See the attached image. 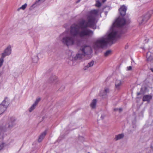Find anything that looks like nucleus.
Instances as JSON below:
<instances>
[{"instance_id":"nucleus-1","label":"nucleus","mask_w":153,"mask_h":153,"mask_svg":"<svg viewBox=\"0 0 153 153\" xmlns=\"http://www.w3.org/2000/svg\"><path fill=\"white\" fill-rule=\"evenodd\" d=\"M99 9H94L88 11L86 15L87 22L85 20L81 21L79 24H74L71 25L70 28L71 35L63 34L64 36L61 39L63 44L67 46H72L76 44L77 41L76 36L80 37L85 36H91L93 32L91 30L87 29V27L96 29L97 22L96 18L98 15Z\"/></svg>"},{"instance_id":"nucleus-2","label":"nucleus","mask_w":153,"mask_h":153,"mask_svg":"<svg viewBox=\"0 0 153 153\" xmlns=\"http://www.w3.org/2000/svg\"><path fill=\"white\" fill-rule=\"evenodd\" d=\"M126 24L125 20L123 18L119 17L113 23L106 35L98 39L94 43L95 48H103L109 43L113 42L119 38L122 33L120 28Z\"/></svg>"},{"instance_id":"nucleus-3","label":"nucleus","mask_w":153,"mask_h":153,"mask_svg":"<svg viewBox=\"0 0 153 153\" xmlns=\"http://www.w3.org/2000/svg\"><path fill=\"white\" fill-rule=\"evenodd\" d=\"M79 53L76 55L77 59H81L87 55L91 56L92 52L91 47L86 45H82L79 51Z\"/></svg>"},{"instance_id":"nucleus-4","label":"nucleus","mask_w":153,"mask_h":153,"mask_svg":"<svg viewBox=\"0 0 153 153\" xmlns=\"http://www.w3.org/2000/svg\"><path fill=\"white\" fill-rule=\"evenodd\" d=\"M152 13V11H150L139 17L137 19L139 25H141L145 24L151 17Z\"/></svg>"},{"instance_id":"nucleus-5","label":"nucleus","mask_w":153,"mask_h":153,"mask_svg":"<svg viewBox=\"0 0 153 153\" xmlns=\"http://www.w3.org/2000/svg\"><path fill=\"white\" fill-rule=\"evenodd\" d=\"M15 120L14 117H10L8 123L3 127L2 131H5L11 129L12 127L15 125Z\"/></svg>"},{"instance_id":"nucleus-6","label":"nucleus","mask_w":153,"mask_h":153,"mask_svg":"<svg viewBox=\"0 0 153 153\" xmlns=\"http://www.w3.org/2000/svg\"><path fill=\"white\" fill-rule=\"evenodd\" d=\"M9 104V100L7 98H5L0 104V115L2 114L6 110Z\"/></svg>"},{"instance_id":"nucleus-7","label":"nucleus","mask_w":153,"mask_h":153,"mask_svg":"<svg viewBox=\"0 0 153 153\" xmlns=\"http://www.w3.org/2000/svg\"><path fill=\"white\" fill-rule=\"evenodd\" d=\"M11 48L10 46H8L4 50L3 53L1 54V56L5 58L6 56H9L11 53Z\"/></svg>"},{"instance_id":"nucleus-8","label":"nucleus","mask_w":153,"mask_h":153,"mask_svg":"<svg viewBox=\"0 0 153 153\" xmlns=\"http://www.w3.org/2000/svg\"><path fill=\"white\" fill-rule=\"evenodd\" d=\"M123 82L119 79H117L115 82V88L117 90H120L121 89L123 85Z\"/></svg>"},{"instance_id":"nucleus-9","label":"nucleus","mask_w":153,"mask_h":153,"mask_svg":"<svg viewBox=\"0 0 153 153\" xmlns=\"http://www.w3.org/2000/svg\"><path fill=\"white\" fill-rule=\"evenodd\" d=\"M127 9V7L124 5H123L121 6L119 10L120 15L122 16H125L126 14Z\"/></svg>"},{"instance_id":"nucleus-10","label":"nucleus","mask_w":153,"mask_h":153,"mask_svg":"<svg viewBox=\"0 0 153 153\" xmlns=\"http://www.w3.org/2000/svg\"><path fill=\"white\" fill-rule=\"evenodd\" d=\"M109 90L108 88H106L104 91H101L100 95L103 98H105L107 97V94L109 92Z\"/></svg>"},{"instance_id":"nucleus-11","label":"nucleus","mask_w":153,"mask_h":153,"mask_svg":"<svg viewBox=\"0 0 153 153\" xmlns=\"http://www.w3.org/2000/svg\"><path fill=\"white\" fill-rule=\"evenodd\" d=\"M152 96L151 95H145L143 97V101H147L148 102H149L152 99Z\"/></svg>"},{"instance_id":"nucleus-12","label":"nucleus","mask_w":153,"mask_h":153,"mask_svg":"<svg viewBox=\"0 0 153 153\" xmlns=\"http://www.w3.org/2000/svg\"><path fill=\"white\" fill-rule=\"evenodd\" d=\"M97 100L96 99H93L90 104L91 107L92 109H95L96 107Z\"/></svg>"},{"instance_id":"nucleus-13","label":"nucleus","mask_w":153,"mask_h":153,"mask_svg":"<svg viewBox=\"0 0 153 153\" xmlns=\"http://www.w3.org/2000/svg\"><path fill=\"white\" fill-rule=\"evenodd\" d=\"M47 133L46 131H45L40 135L38 139L39 142H41L44 138Z\"/></svg>"},{"instance_id":"nucleus-14","label":"nucleus","mask_w":153,"mask_h":153,"mask_svg":"<svg viewBox=\"0 0 153 153\" xmlns=\"http://www.w3.org/2000/svg\"><path fill=\"white\" fill-rule=\"evenodd\" d=\"M146 58L148 61H151L153 59V57L152 56L150 52H148L147 53Z\"/></svg>"},{"instance_id":"nucleus-15","label":"nucleus","mask_w":153,"mask_h":153,"mask_svg":"<svg viewBox=\"0 0 153 153\" xmlns=\"http://www.w3.org/2000/svg\"><path fill=\"white\" fill-rule=\"evenodd\" d=\"M94 62L93 61H92L88 63V65L85 66L84 68V70H87L89 67L92 66L94 64Z\"/></svg>"},{"instance_id":"nucleus-16","label":"nucleus","mask_w":153,"mask_h":153,"mask_svg":"<svg viewBox=\"0 0 153 153\" xmlns=\"http://www.w3.org/2000/svg\"><path fill=\"white\" fill-rule=\"evenodd\" d=\"M123 134H120L116 136L115 137L114 139L115 140H117L123 138Z\"/></svg>"},{"instance_id":"nucleus-17","label":"nucleus","mask_w":153,"mask_h":153,"mask_svg":"<svg viewBox=\"0 0 153 153\" xmlns=\"http://www.w3.org/2000/svg\"><path fill=\"white\" fill-rule=\"evenodd\" d=\"M32 61L33 63H37L38 60V57L36 56H34L32 57Z\"/></svg>"},{"instance_id":"nucleus-18","label":"nucleus","mask_w":153,"mask_h":153,"mask_svg":"<svg viewBox=\"0 0 153 153\" xmlns=\"http://www.w3.org/2000/svg\"><path fill=\"white\" fill-rule=\"evenodd\" d=\"M14 141L13 139L11 138H10L7 141V143H6L7 145H10L13 143Z\"/></svg>"},{"instance_id":"nucleus-19","label":"nucleus","mask_w":153,"mask_h":153,"mask_svg":"<svg viewBox=\"0 0 153 153\" xmlns=\"http://www.w3.org/2000/svg\"><path fill=\"white\" fill-rule=\"evenodd\" d=\"M6 146V144L4 142H2L0 143V151L3 149L4 147Z\"/></svg>"},{"instance_id":"nucleus-20","label":"nucleus","mask_w":153,"mask_h":153,"mask_svg":"<svg viewBox=\"0 0 153 153\" xmlns=\"http://www.w3.org/2000/svg\"><path fill=\"white\" fill-rule=\"evenodd\" d=\"M27 5V4L25 3L24 4L22 5L21 7L19 8L17 10L18 11H19L20 9H22V10H25L26 7Z\"/></svg>"},{"instance_id":"nucleus-21","label":"nucleus","mask_w":153,"mask_h":153,"mask_svg":"<svg viewBox=\"0 0 153 153\" xmlns=\"http://www.w3.org/2000/svg\"><path fill=\"white\" fill-rule=\"evenodd\" d=\"M36 106L33 104L29 109V111L30 112H31L34 110L36 107Z\"/></svg>"},{"instance_id":"nucleus-22","label":"nucleus","mask_w":153,"mask_h":153,"mask_svg":"<svg viewBox=\"0 0 153 153\" xmlns=\"http://www.w3.org/2000/svg\"><path fill=\"white\" fill-rule=\"evenodd\" d=\"M111 50H108L105 53L104 56H107L111 54Z\"/></svg>"},{"instance_id":"nucleus-23","label":"nucleus","mask_w":153,"mask_h":153,"mask_svg":"<svg viewBox=\"0 0 153 153\" xmlns=\"http://www.w3.org/2000/svg\"><path fill=\"white\" fill-rule=\"evenodd\" d=\"M4 58L1 56V58H0V68L2 66L3 63L4 62Z\"/></svg>"},{"instance_id":"nucleus-24","label":"nucleus","mask_w":153,"mask_h":153,"mask_svg":"<svg viewBox=\"0 0 153 153\" xmlns=\"http://www.w3.org/2000/svg\"><path fill=\"white\" fill-rule=\"evenodd\" d=\"M40 98L36 99L34 103L33 104L36 106L39 102L40 101Z\"/></svg>"},{"instance_id":"nucleus-25","label":"nucleus","mask_w":153,"mask_h":153,"mask_svg":"<svg viewBox=\"0 0 153 153\" xmlns=\"http://www.w3.org/2000/svg\"><path fill=\"white\" fill-rule=\"evenodd\" d=\"M101 5V3L100 2L99 0H97L96 1V3L95 4V6L98 7H100Z\"/></svg>"},{"instance_id":"nucleus-26","label":"nucleus","mask_w":153,"mask_h":153,"mask_svg":"<svg viewBox=\"0 0 153 153\" xmlns=\"http://www.w3.org/2000/svg\"><path fill=\"white\" fill-rule=\"evenodd\" d=\"M56 76L53 75L50 78V79L51 81H53L56 79Z\"/></svg>"},{"instance_id":"nucleus-27","label":"nucleus","mask_w":153,"mask_h":153,"mask_svg":"<svg viewBox=\"0 0 153 153\" xmlns=\"http://www.w3.org/2000/svg\"><path fill=\"white\" fill-rule=\"evenodd\" d=\"M132 69V67L131 66H129L128 67H127L126 68V70L127 71H130Z\"/></svg>"},{"instance_id":"nucleus-28","label":"nucleus","mask_w":153,"mask_h":153,"mask_svg":"<svg viewBox=\"0 0 153 153\" xmlns=\"http://www.w3.org/2000/svg\"><path fill=\"white\" fill-rule=\"evenodd\" d=\"M79 139L81 141H83L84 140V137L82 136L79 137Z\"/></svg>"},{"instance_id":"nucleus-29","label":"nucleus","mask_w":153,"mask_h":153,"mask_svg":"<svg viewBox=\"0 0 153 153\" xmlns=\"http://www.w3.org/2000/svg\"><path fill=\"white\" fill-rule=\"evenodd\" d=\"M3 81V77L1 76V74H0V83H1V82H2Z\"/></svg>"},{"instance_id":"nucleus-30","label":"nucleus","mask_w":153,"mask_h":153,"mask_svg":"<svg viewBox=\"0 0 153 153\" xmlns=\"http://www.w3.org/2000/svg\"><path fill=\"white\" fill-rule=\"evenodd\" d=\"M105 114H102L101 115V118L102 119H103L105 117Z\"/></svg>"},{"instance_id":"nucleus-31","label":"nucleus","mask_w":153,"mask_h":153,"mask_svg":"<svg viewBox=\"0 0 153 153\" xmlns=\"http://www.w3.org/2000/svg\"><path fill=\"white\" fill-rule=\"evenodd\" d=\"M151 147L153 151V142L151 144Z\"/></svg>"},{"instance_id":"nucleus-32","label":"nucleus","mask_w":153,"mask_h":153,"mask_svg":"<svg viewBox=\"0 0 153 153\" xmlns=\"http://www.w3.org/2000/svg\"><path fill=\"white\" fill-rule=\"evenodd\" d=\"M102 0V2L104 3V2H105L106 1V0Z\"/></svg>"},{"instance_id":"nucleus-33","label":"nucleus","mask_w":153,"mask_h":153,"mask_svg":"<svg viewBox=\"0 0 153 153\" xmlns=\"http://www.w3.org/2000/svg\"><path fill=\"white\" fill-rule=\"evenodd\" d=\"M119 110L120 111H122V109L121 108H120L119 109Z\"/></svg>"},{"instance_id":"nucleus-34","label":"nucleus","mask_w":153,"mask_h":153,"mask_svg":"<svg viewBox=\"0 0 153 153\" xmlns=\"http://www.w3.org/2000/svg\"><path fill=\"white\" fill-rule=\"evenodd\" d=\"M150 70L153 72V68H151Z\"/></svg>"},{"instance_id":"nucleus-35","label":"nucleus","mask_w":153,"mask_h":153,"mask_svg":"<svg viewBox=\"0 0 153 153\" xmlns=\"http://www.w3.org/2000/svg\"><path fill=\"white\" fill-rule=\"evenodd\" d=\"M45 0H39V1H42V2H44V1H45Z\"/></svg>"},{"instance_id":"nucleus-36","label":"nucleus","mask_w":153,"mask_h":153,"mask_svg":"<svg viewBox=\"0 0 153 153\" xmlns=\"http://www.w3.org/2000/svg\"><path fill=\"white\" fill-rule=\"evenodd\" d=\"M2 136L1 135V134L0 133V139L1 138V137H2Z\"/></svg>"},{"instance_id":"nucleus-37","label":"nucleus","mask_w":153,"mask_h":153,"mask_svg":"<svg viewBox=\"0 0 153 153\" xmlns=\"http://www.w3.org/2000/svg\"><path fill=\"white\" fill-rule=\"evenodd\" d=\"M140 93H137V95H140Z\"/></svg>"},{"instance_id":"nucleus-38","label":"nucleus","mask_w":153,"mask_h":153,"mask_svg":"<svg viewBox=\"0 0 153 153\" xmlns=\"http://www.w3.org/2000/svg\"><path fill=\"white\" fill-rule=\"evenodd\" d=\"M118 110V109H114V110Z\"/></svg>"},{"instance_id":"nucleus-39","label":"nucleus","mask_w":153,"mask_h":153,"mask_svg":"<svg viewBox=\"0 0 153 153\" xmlns=\"http://www.w3.org/2000/svg\"><path fill=\"white\" fill-rule=\"evenodd\" d=\"M134 125L133 126V127L134 128Z\"/></svg>"},{"instance_id":"nucleus-40","label":"nucleus","mask_w":153,"mask_h":153,"mask_svg":"<svg viewBox=\"0 0 153 153\" xmlns=\"http://www.w3.org/2000/svg\"><path fill=\"white\" fill-rule=\"evenodd\" d=\"M88 153H90V152H88Z\"/></svg>"}]
</instances>
